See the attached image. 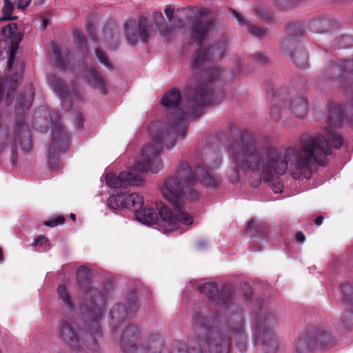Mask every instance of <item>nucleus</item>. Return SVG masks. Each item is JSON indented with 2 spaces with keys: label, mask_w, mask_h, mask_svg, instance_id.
<instances>
[{
  "label": "nucleus",
  "mask_w": 353,
  "mask_h": 353,
  "mask_svg": "<svg viewBox=\"0 0 353 353\" xmlns=\"http://www.w3.org/2000/svg\"><path fill=\"white\" fill-rule=\"evenodd\" d=\"M230 152L234 168L228 173L230 181L236 183L239 179V170L252 172H263V181L273 182L274 174H284L290 165L293 179H310L309 168L312 155L310 148L313 139H303L301 155L293 147L280 149L271 145L257 147L254 136L248 130L241 131L236 125H230Z\"/></svg>",
  "instance_id": "1"
},
{
  "label": "nucleus",
  "mask_w": 353,
  "mask_h": 353,
  "mask_svg": "<svg viewBox=\"0 0 353 353\" xmlns=\"http://www.w3.org/2000/svg\"><path fill=\"white\" fill-rule=\"evenodd\" d=\"M210 88L197 81L190 83L185 92L187 101L185 110L179 108L181 92L176 88H172L165 92L161 100V104L166 109V117L169 121L165 125L160 121H154L148 125V131L152 137V143L145 145L141 152V158L134 165L135 170L143 172H158L163 163L159 154L163 146L168 150L172 149L176 143V136L183 139L188 128L187 117H199L205 107L221 103L224 97L223 92H216V95L209 94Z\"/></svg>",
  "instance_id": "2"
},
{
  "label": "nucleus",
  "mask_w": 353,
  "mask_h": 353,
  "mask_svg": "<svg viewBox=\"0 0 353 353\" xmlns=\"http://www.w3.org/2000/svg\"><path fill=\"white\" fill-rule=\"evenodd\" d=\"M203 158L194 169L187 162H181L174 175L168 176L161 188V193L165 199L174 207L171 210L169 207L162 205L159 208V216L164 225L169 227V230H174L176 223L192 225L193 218L188 214L183 207V200L195 201L198 199V192L192 188L199 181L208 188L215 189L221 183V178L213 176L209 170L217 168L222 159L219 152L209 149L203 150Z\"/></svg>",
  "instance_id": "3"
},
{
  "label": "nucleus",
  "mask_w": 353,
  "mask_h": 353,
  "mask_svg": "<svg viewBox=\"0 0 353 353\" xmlns=\"http://www.w3.org/2000/svg\"><path fill=\"white\" fill-rule=\"evenodd\" d=\"M194 334L190 344L179 341L174 344L172 352L164 343L168 353H228L230 337L225 327L214 326L212 317L207 310L196 312L192 316Z\"/></svg>",
  "instance_id": "4"
},
{
  "label": "nucleus",
  "mask_w": 353,
  "mask_h": 353,
  "mask_svg": "<svg viewBox=\"0 0 353 353\" xmlns=\"http://www.w3.org/2000/svg\"><path fill=\"white\" fill-rule=\"evenodd\" d=\"M352 117L353 119V101L351 103L345 105L330 104V112L327 118L328 127L325 130L324 134H319L316 136L303 135L301 137L299 147L292 146L301 155L302 150L301 142L303 139L310 138L313 139L312 146L310 148L312 159L309 164L310 178L312 175V166L317 163L325 166L327 163V158L331 155L330 147L335 148H341L343 144L342 137L332 128L341 124L345 118Z\"/></svg>",
  "instance_id": "5"
},
{
  "label": "nucleus",
  "mask_w": 353,
  "mask_h": 353,
  "mask_svg": "<svg viewBox=\"0 0 353 353\" xmlns=\"http://www.w3.org/2000/svg\"><path fill=\"white\" fill-rule=\"evenodd\" d=\"M87 328L81 327L80 322L61 319L59 321L56 332L62 342L68 345L75 352H81L84 345L92 351L99 350L97 338L101 336L99 320L101 318H88L83 313Z\"/></svg>",
  "instance_id": "6"
},
{
  "label": "nucleus",
  "mask_w": 353,
  "mask_h": 353,
  "mask_svg": "<svg viewBox=\"0 0 353 353\" xmlns=\"http://www.w3.org/2000/svg\"><path fill=\"white\" fill-rule=\"evenodd\" d=\"M228 46V41L225 36H222L208 48L199 47L193 54L192 59V69L196 70L199 74H194L190 83L203 82V85H208L209 94L216 95V92H223L221 90L212 88V83L218 80L225 72L218 67H208V63L214 59H221L223 57Z\"/></svg>",
  "instance_id": "7"
},
{
  "label": "nucleus",
  "mask_w": 353,
  "mask_h": 353,
  "mask_svg": "<svg viewBox=\"0 0 353 353\" xmlns=\"http://www.w3.org/2000/svg\"><path fill=\"white\" fill-rule=\"evenodd\" d=\"M256 308L253 311L254 341L261 346L265 353H275L278 350V341L273 331L277 323L274 314L263 305V300H256Z\"/></svg>",
  "instance_id": "8"
},
{
  "label": "nucleus",
  "mask_w": 353,
  "mask_h": 353,
  "mask_svg": "<svg viewBox=\"0 0 353 353\" xmlns=\"http://www.w3.org/2000/svg\"><path fill=\"white\" fill-rule=\"evenodd\" d=\"M90 270L80 266L77 271V282L79 290L83 292L81 310L88 318H102L105 308L104 295L97 288L90 287Z\"/></svg>",
  "instance_id": "9"
},
{
  "label": "nucleus",
  "mask_w": 353,
  "mask_h": 353,
  "mask_svg": "<svg viewBox=\"0 0 353 353\" xmlns=\"http://www.w3.org/2000/svg\"><path fill=\"white\" fill-rule=\"evenodd\" d=\"M140 337L139 327L128 324L119 338L120 348L123 353H168L161 336L159 334L151 335L144 345H137Z\"/></svg>",
  "instance_id": "10"
},
{
  "label": "nucleus",
  "mask_w": 353,
  "mask_h": 353,
  "mask_svg": "<svg viewBox=\"0 0 353 353\" xmlns=\"http://www.w3.org/2000/svg\"><path fill=\"white\" fill-rule=\"evenodd\" d=\"M69 144L70 137L64 127L60 123H54L47 155V165L50 170L56 172L61 168L59 153H65L69 149Z\"/></svg>",
  "instance_id": "11"
},
{
  "label": "nucleus",
  "mask_w": 353,
  "mask_h": 353,
  "mask_svg": "<svg viewBox=\"0 0 353 353\" xmlns=\"http://www.w3.org/2000/svg\"><path fill=\"white\" fill-rule=\"evenodd\" d=\"M353 74V59L332 61L323 70L321 74L315 78V81L320 85H323L328 83L339 82L345 88H347L349 79L345 75Z\"/></svg>",
  "instance_id": "12"
},
{
  "label": "nucleus",
  "mask_w": 353,
  "mask_h": 353,
  "mask_svg": "<svg viewBox=\"0 0 353 353\" xmlns=\"http://www.w3.org/2000/svg\"><path fill=\"white\" fill-rule=\"evenodd\" d=\"M212 323L214 326L219 327H225L230 337V341H232L231 334H232L234 339L237 340L236 345L241 352H243L246 350L247 336L245 334V321L243 316V312L241 308H239V311L237 312L232 314L228 318L226 325L220 323L216 324L213 319ZM231 348L232 345H230V350H231ZM230 352V351H229L228 353Z\"/></svg>",
  "instance_id": "13"
},
{
  "label": "nucleus",
  "mask_w": 353,
  "mask_h": 353,
  "mask_svg": "<svg viewBox=\"0 0 353 353\" xmlns=\"http://www.w3.org/2000/svg\"><path fill=\"white\" fill-rule=\"evenodd\" d=\"M139 308L137 293L131 292L128 294L125 304L117 303L110 310L111 325L114 328L117 327L123 323L127 317L133 316Z\"/></svg>",
  "instance_id": "14"
},
{
  "label": "nucleus",
  "mask_w": 353,
  "mask_h": 353,
  "mask_svg": "<svg viewBox=\"0 0 353 353\" xmlns=\"http://www.w3.org/2000/svg\"><path fill=\"white\" fill-rule=\"evenodd\" d=\"M198 290L205 295L210 301L219 305H228L234 294V288L230 285H223L220 290L214 283H205L199 285Z\"/></svg>",
  "instance_id": "15"
},
{
  "label": "nucleus",
  "mask_w": 353,
  "mask_h": 353,
  "mask_svg": "<svg viewBox=\"0 0 353 353\" xmlns=\"http://www.w3.org/2000/svg\"><path fill=\"white\" fill-rule=\"evenodd\" d=\"M77 78H84L89 86L98 89L103 94L107 93L108 86L106 80L92 66H88L84 62L79 63L78 68L72 70Z\"/></svg>",
  "instance_id": "16"
},
{
  "label": "nucleus",
  "mask_w": 353,
  "mask_h": 353,
  "mask_svg": "<svg viewBox=\"0 0 353 353\" xmlns=\"http://www.w3.org/2000/svg\"><path fill=\"white\" fill-rule=\"evenodd\" d=\"M106 184L115 190L123 189L126 191L129 185L140 186L143 182L142 176L132 172H122L119 175L107 173L105 176Z\"/></svg>",
  "instance_id": "17"
},
{
  "label": "nucleus",
  "mask_w": 353,
  "mask_h": 353,
  "mask_svg": "<svg viewBox=\"0 0 353 353\" xmlns=\"http://www.w3.org/2000/svg\"><path fill=\"white\" fill-rule=\"evenodd\" d=\"M125 29L126 38L128 42L134 45L137 43L140 39L143 42L148 41V25L146 18L141 17L139 19L138 24L133 19L128 20L125 23Z\"/></svg>",
  "instance_id": "18"
},
{
  "label": "nucleus",
  "mask_w": 353,
  "mask_h": 353,
  "mask_svg": "<svg viewBox=\"0 0 353 353\" xmlns=\"http://www.w3.org/2000/svg\"><path fill=\"white\" fill-rule=\"evenodd\" d=\"M15 133L22 152L25 154L30 153L32 151V139L28 127L23 119L16 121Z\"/></svg>",
  "instance_id": "19"
},
{
  "label": "nucleus",
  "mask_w": 353,
  "mask_h": 353,
  "mask_svg": "<svg viewBox=\"0 0 353 353\" xmlns=\"http://www.w3.org/2000/svg\"><path fill=\"white\" fill-rule=\"evenodd\" d=\"M289 108L296 117H305L308 110V101L305 94L297 93L292 96L290 100Z\"/></svg>",
  "instance_id": "20"
},
{
  "label": "nucleus",
  "mask_w": 353,
  "mask_h": 353,
  "mask_svg": "<svg viewBox=\"0 0 353 353\" xmlns=\"http://www.w3.org/2000/svg\"><path fill=\"white\" fill-rule=\"evenodd\" d=\"M213 23L211 20H195L192 25L191 37L199 45H201L206 34L212 28Z\"/></svg>",
  "instance_id": "21"
},
{
  "label": "nucleus",
  "mask_w": 353,
  "mask_h": 353,
  "mask_svg": "<svg viewBox=\"0 0 353 353\" xmlns=\"http://www.w3.org/2000/svg\"><path fill=\"white\" fill-rule=\"evenodd\" d=\"M317 347V341L314 340L312 332H309L296 340L295 353H310Z\"/></svg>",
  "instance_id": "22"
},
{
  "label": "nucleus",
  "mask_w": 353,
  "mask_h": 353,
  "mask_svg": "<svg viewBox=\"0 0 353 353\" xmlns=\"http://www.w3.org/2000/svg\"><path fill=\"white\" fill-rule=\"evenodd\" d=\"M272 97L270 101V117L273 122H278L282 117V113L285 109V106L283 99L280 96H277L276 93L274 92L273 88H271Z\"/></svg>",
  "instance_id": "23"
},
{
  "label": "nucleus",
  "mask_w": 353,
  "mask_h": 353,
  "mask_svg": "<svg viewBox=\"0 0 353 353\" xmlns=\"http://www.w3.org/2000/svg\"><path fill=\"white\" fill-rule=\"evenodd\" d=\"M48 81L54 92L59 95L61 101H65L69 98L70 91L65 81L53 74L49 75Z\"/></svg>",
  "instance_id": "24"
},
{
  "label": "nucleus",
  "mask_w": 353,
  "mask_h": 353,
  "mask_svg": "<svg viewBox=\"0 0 353 353\" xmlns=\"http://www.w3.org/2000/svg\"><path fill=\"white\" fill-rule=\"evenodd\" d=\"M159 208L160 206H157V209L147 207L141 208L136 212L137 219L139 222L148 225L157 223L159 215V213L157 214V210L159 211Z\"/></svg>",
  "instance_id": "25"
},
{
  "label": "nucleus",
  "mask_w": 353,
  "mask_h": 353,
  "mask_svg": "<svg viewBox=\"0 0 353 353\" xmlns=\"http://www.w3.org/2000/svg\"><path fill=\"white\" fill-rule=\"evenodd\" d=\"M18 80L15 77H12L10 81H0V101L6 98V102L8 104L11 98L17 90Z\"/></svg>",
  "instance_id": "26"
},
{
  "label": "nucleus",
  "mask_w": 353,
  "mask_h": 353,
  "mask_svg": "<svg viewBox=\"0 0 353 353\" xmlns=\"http://www.w3.org/2000/svg\"><path fill=\"white\" fill-rule=\"evenodd\" d=\"M334 21L328 17L312 20L308 24L309 30L314 33L321 34L329 31L333 27Z\"/></svg>",
  "instance_id": "27"
},
{
  "label": "nucleus",
  "mask_w": 353,
  "mask_h": 353,
  "mask_svg": "<svg viewBox=\"0 0 353 353\" xmlns=\"http://www.w3.org/2000/svg\"><path fill=\"white\" fill-rule=\"evenodd\" d=\"M124 192L125 202L123 203V208L130 209L134 210L136 212L139 210H141L144 203L143 196L136 192L126 195V193L128 192V189L126 191L124 190Z\"/></svg>",
  "instance_id": "28"
},
{
  "label": "nucleus",
  "mask_w": 353,
  "mask_h": 353,
  "mask_svg": "<svg viewBox=\"0 0 353 353\" xmlns=\"http://www.w3.org/2000/svg\"><path fill=\"white\" fill-rule=\"evenodd\" d=\"M234 16L236 18L241 25H244L247 27V31L251 34L258 37L263 38L264 37L268 32V30L265 28L259 27L248 23L245 21L242 16L238 13L237 12L233 10L232 11Z\"/></svg>",
  "instance_id": "29"
},
{
  "label": "nucleus",
  "mask_w": 353,
  "mask_h": 353,
  "mask_svg": "<svg viewBox=\"0 0 353 353\" xmlns=\"http://www.w3.org/2000/svg\"><path fill=\"white\" fill-rule=\"evenodd\" d=\"M153 19L161 34L167 38H170L173 32L174 28L165 23L162 13L160 12H153Z\"/></svg>",
  "instance_id": "30"
},
{
  "label": "nucleus",
  "mask_w": 353,
  "mask_h": 353,
  "mask_svg": "<svg viewBox=\"0 0 353 353\" xmlns=\"http://www.w3.org/2000/svg\"><path fill=\"white\" fill-rule=\"evenodd\" d=\"M314 340L318 343V347H331L332 337L330 334L323 329H318L312 332Z\"/></svg>",
  "instance_id": "31"
},
{
  "label": "nucleus",
  "mask_w": 353,
  "mask_h": 353,
  "mask_svg": "<svg viewBox=\"0 0 353 353\" xmlns=\"http://www.w3.org/2000/svg\"><path fill=\"white\" fill-rule=\"evenodd\" d=\"M294 64L301 70H305L308 65V54L305 50H296L290 55Z\"/></svg>",
  "instance_id": "32"
},
{
  "label": "nucleus",
  "mask_w": 353,
  "mask_h": 353,
  "mask_svg": "<svg viewBox=\"0 0 353 353\" xmlns=\"http://www.w3.org/2000/svg\"><path fill=\"white\" fill-rule=\"evenodd\" d=\"M57 292L59 298L62 301L65 307L70 310L74 309V303L66 285L61 284L57 289Z\"/></svg>",
  "instance_id": "33"
},
{
  "label": "nucleus",
  "mask_w": 353,
  "mask_h": 353,
  "mask_svg": "<svg viewBox=\"0 0 353 353\" xmlns=\"http://www.w3.org/2000/svg\"><path fill=\"white\" fill-rule=\"evenodd\" d=\"M125 202V192L121 190L117 191L116 194H113L108 198V205L110 208L114 210L123 209V203Z\"/></svg>",
  "instance_id": "34"
},
{
  "label": "nucleus",
  "mask_w": 353,
  "mask_h": 353,
  "mask_svg": "<svg viewBox=\"0 0 353 353\" xmlns=\"http://www.w3.org/2000/svg\"><path fill=\"white\" fill-rule=\"evenodd\" d=\"M255 12L262 21L268 24H273L278 22V19L276 16L272 12H270L265 8L257 7L255 9Z\"/></svg>",
  "instance_id": "35"
},
{
  "label": "nucleus",
  "mask_w": 353,
  "mask_h": 353,
  "mask_svg": "<svg viewBox=\"0 0 353 353\" xmlns=\"http://www.w3.org/2000/svg\"><path fill=\"white\" fill-rule=\"evenodd\" d=\"M304 32L303 26L299 22L290 23L286 27V34L294 38L301 37Z\"/></svg>",
  "instance_id": "36"
},
{
  "label": "nucleus",
  "mask_w": 353,
  "mask_h": 353,
  "mask_svg": "<svg viewBox=\"0 0 353 353\" xmlns=\"http://www.w3.org/2000/svg\"><path fill=\"white\" fill-rule=\"evenodd\" d=\"M50 46L54 56L57 67L60 69H66L68 68V65L64 61L57 45L54 42H52Z\"/></svg>",
  "instance_id": "37"
},
{
  "label": "nucleus",
  "mask_w": 353,
  "mask_h": 353,
  "mask_svg": "<svg viewBox=\"0 0 353 353\" xmlns=\"http://www.w3.org/2000/svg\"><path fill=\"white\" fill-rule=\"evenodd\" d=\"M343 292V301L345 304L353 305V287L350 283H344L341 286Z\"/></svg>",
  "instance_id": "38"
},
{
  "label": "nucleus",
  "mask_w": 353,
  "mask_h": 353,
  "mask_svg": "<svg viewBox=\"0 0 353 353\" xmlns=\"http://www.w3.org/2000/svg\"><path fill=\"white\" fill-rule=\"evenodd\" d=\"M294 37L286 35L280 41L281 48L286 53H290L291 50L295 46Z\"/></svg>",
  "instance_id": "39"
},
{
  "label": "nucleus",
  "mask_w": 353,
  "mask_h": 353,
  "mask_svg": "<svg viewBox=\"0 0 353 353\" xmlns=\"http://www.w3.org/2000/svg\"><path fill=\"white\" fill-rule=\"evenodd\" d=\"M73 38L76 43L77 48L79 50L87 49L86 41L85 39L84 34L79 30H74L73 31Z\"/></svg>",
  "instance_id": "40"
},
{
  "label": "nucleus",
  "mask_w": 353,
  "mask_h": 353,
  "mask_svg": "<svg viewBox=\"0 0 353 353\" xmlns=\"http://www.w3.org/2000/svg\"><path fill=\"white\" fill-rule=\"evenodd\" d=\"M279 8L283 11H288L296 6L299 0H275Z\"/></svg>",
  "instance_id": "41"
},
{
  "label": "nucleus",
  "mask_w": 353,
  "mask_h": 353,
  "mask_svg": "<svg viewBox=\"0 0 353 353\" xmlns=\"http://www.w3.org/2000/svg\"><path fill=\"white\" fill-rule=\"evenodd\" d=\"M14 10V4L10 0H4V6L3 7V20H10L12 19V13Z\"/></svg>",
  "instance_id": "42"
},
{
  "label": "nucleus",
  "mask_w": 353,
  "mask_h": 353,
  "mask_svg": "<svg viewBox=\"0 0 353 353\" xmlns=\"http://www.w3.org/2000/svg\"><path fill=\"white\" fill-rule=\"evenodd\" d=\"M95 54L101 64H103L108 70L112 69V63L107 58L103 51L99 48H97L95 50Z\"/></svg>",
  "instance_id": "43"
},
{
  "label": "nucleus",
  "mask_w": 353,
  "mask_h": 353,
  "mask_svg": "<svg viewBox=\"0 0 353 353\" xmlns=\"http://www.w3.org/2000/svg\"><path fill=\"white\" fill-rule=\"evenodd\" d=\"M103 41L105 45L109 49H116L119 45L118 38L115 36H108L106 33H104Z\"/></svg>",
  "instance_id": "44"
},
{
  "label": "nucleus",
  "mask_w": 353,
  "mask_h": 353,
  "mask_svg": "<svg viewBox=\"0 0 353 353\" xmlns=\"http://www.w3.org/2000/svg\"><path fill=\"white\" fill-rule=\"evenodd\" d=\"M17 31V27L15 23H10L2 28V34L6 37H12Z\"/></svg>",
  "instance_id": "45"
},
{
  "label": "nucleus",
  "mask_w": 353,
  "mask_h": 353,
  "mask_svg": "<svg viewBox=\"0 0 353 353\" xmlns=\"http://www.w3.org/2000/svg\"><path fill=\"white\" fill-rule=\"evenodd\" d=\"M65 222V218L64 216H58L57 217H54L52 219L48 221H46L44 223V225L48 226V227H50V228H54V227H56L59 225H62Z\"/></svg>",
  "instance_id": "46"
},
{
  "label": "nucleus",
  "mask_w": 353,
  "mask_h": 353,
  "mask_svg": "<svg viewBox=\"0 0 353 353\" xmlns=\"http://www.w3.org/2000/svg\"><path fill=\"white\" fill-rule=\"evenodd\" d=\"M10 159L12 165H14L18 159L17 147L15 142H14L11 145V154Z\"/></svg>",
  "instance_id": "47"
},
{
  "label": "nucleus",
  "mask_w": 353,
  "mask_h": 353,
  "mask_svg": "<svg viewBox=\"0 0 353 353\" xmlns=\"http://www.w3.org/2000/svg\"><path fill=\"white\" fill-rule=\"evenodd\" d=\"M85 29H86V31H87L88 34L90 37V38L93 41H96L97 40V36H96V34H95V32H94V27L93 23L91 21H90L88 20L87 21V23H86V25H85Z\"/></svg>",
  "instance_id": "48"
},
{
  "label": "nucleus",
  "mask_w": 353,
  "mask_h": 353,
  "mask_svg": "<svg viewBox=\"0 0 353 353\" xmlns=\"http://www.w3.org/2000/svg\"><path fill=\"white\" fill-rule=\"evenodd\" d=\"M253 57L255 61H256L259 63L265 64L268 61V57L261 52H256L253 55Z\"/></svg>",
  "instance_id": "49"
},
{
  "label": "nucleus",
  "mask_w": 353,
  "mask_h": 353,
  "mask_svg": "<svg viewBox=\"0 0 353 353\" xmlns=\"http://www.w3.org/2000/svg\"><path fill=\"white\" fill-rule=\"evenodd\" d=\"M165 14L170 21L174 19V8L172 6H168L165 8Z\"/></svg>",
  "instance_id": "50"
},
{
  "label": "nucleus",
  "mask_w": 353,
  "mask_h": 353,
  "mask_svg": "<svg viewBox=\"0 0 353 353\" xmlns=\"http://www.w3.org/2000/svg\"><path fill=\"white\" fill-rule=\"evenodd\" d=\"M283 185L280 181L276 180L275 183L272 185V190L276 192H281L283 191Z\"/></svg>",
  "instance_id": "51"
},
{
  "label": "nucleus",
  "mask_w": 353,
  "mask_h": 353,
  "mask_svg": "<svg viewBox=\"0 0 353 353\" xmlns=\"http://www.w3.org/2000/svg\"><path fill=\"white\" fill-rule=\"evenodd\" d=\"M74 123L78 128H80L82 127L83 123V116L81 113H78L76 114L75 119H74Z\"/></svg>",
  "instance_id": "52"
},
{
  "label": "nucleus",
  "mask_w": 353,
  "mask_h": 353,
  "mask_svg": "<svg viewBox=\"0 0 353 353\" xmlns=\"http://www.w3.org/2000/svg\"><path fill=\"white\" fill-rule=\"evenodd\" d=\"M47 239L45 236H39L34 239V243L36 245H41L46 243Z\"/></svg>",
  "instance_id": "53"
},
{
  "label": "nucleus",
  "mask_w": 353,
  "mask_h": 353,
  "mask_svg": "<svg viewBox=\"0 0 353 353\" xmlns=\"http://www.w3.org/2000/svg\"><path fill=\"white\" fill-rule=\"evenodd\" d=\"M30 2L31 0H19L18 8L24 10L30 5Z\"/></svg>",
  "instance_id": "54"
},
{
  "label": "nucleus",
  "mask_w": 353,
  "mask_h": 353,
  "mask_svg": "<svg viewBox=\"0 0 353 353\" xmlns=\"http://www.w3.org/2000/svg\"><path fill=\"white\" fill-rule=\"evenodd\" d=\"M296 239L298 242L303 243L305 240V236L302 232L299 231L296 234Z\"/></svg>",
  "instance_id": "55"
},
{
  "label": "nucleus",
  "mask_w": 353,
  "mask_h": 353,
  "mask_svg": "<svg viewBox=\"0 0 353 353\" xmlns=\"http://www.w3.org/2000/svg\"><path fill=\"white\" fill-rule=\"evenodd\" d=\"M14 60V54L12 52L10 55L8 61V68L9 70H10L12 67V64Z\"/></svg>",
  "instance_id": "56"
},
{
  "label": "nucleus",
  "mask_w": 353,
  "mask_h": 353,
  "mask_svg": "<svg viewBox=\"0 0 353 353\" xmlns=\"http://www.w3.org/2000/svg\"><path fill=\"white\" fill-rule=\"evenodd\" d=\"M260 227L263 228V232L261 233V234H260V235H261L262 237H265V236H267V232H266V226H265V225H257V227H256V231L257 232H260V231H259V228H260Z\"/></svg>",
  "instance_id": "57"
},
{
  "label": "nucleus",
  "mask_w": 353,
  "mask_h": 353,
  "mask_svg": "<svg viewBox=\"0 0 353 353\" xmlns=\"http://www.w3.org/2000/svg\"><path fill=\"white\" fill-rule=\"evenodd\" d=\"M323 219H324L323 216H319L316 218L314 223L316 225H320L322 224Z\"/></svg>",
  "instance_id": "58"
},
{
  "label": "nucleus",
  "mask_w": 353,
  "mask_h": 353,
  "mask_svg": "<svg viewBox=\"0 0 353 353\" xmlns=\"http://www.w3.org/2000/svg\"><path fill=\"white\" fill-rule=\"evenodd\" d=\"M254 227H255V221L254 220H250L248 224V229L252 232Z\"/></svg>",
  "instance_id": "59"
},
{
  "label": "nucleus",
  "mask_w": 353,
  "mask_h": 353,
  "mask_svg": "<svg viewBox=\"0 0 353 353\" xmlns=\"http://www.w3.org/2000/svg\"><path fill=\"white\" fill-rule=\"evenodd\" d=\"M21 105L26 109H28L31 106V102L30 101H26L24 103H21Z\"/></svg>",
  "instance_id": "60"
},
{
  "label": "nucleus",
  "mask_w": 353,
  "mask_h": 353,
  "mask_svg": "<svg viewBox=\"0 0 353 353\" xmlns=\"http://www.w3.org/2000/svg\"><path fill=\"white\" fill-rule=\"evenodd\" d=\"M3 261V253L2 248L0 247V263H1Z\"/></svg>",
  "instance_id": "61"
},
{
  "label": "nucleus",
  "mask_w": 353,
  "mask_h": 353,
  "mask_svg": "<svg viewBox=\"0 0 353 353\" xmlns=\"http://www.w3.org/2000/svg\"><path fill=\"white\" fill-rule=\"evenodd\" d=\"M70 218L74 221L76 220V215L73 213H71L70 214Z\"/></svg>",
  "instance_id": "62"
},
{
  "label": "nucleus",
  "mask_w": 353,
  "mask_h": 353,
  "mask_svg": "<svg viewBox=\"0 0 353 353\" xmlns=\"http://www.w3.org/2000/svg\"><path fill=\"white\" fill-rule=\"evenodd\" d=\"M350 39V38L349 37H347V36H343V37H342V40H343V41H347V40H349Z\"/></svg>",
  "instance_id": "63"
},
{
  "label": "nucleus",
  "mask_w": 353,
  "mask_h": 353,
  "mask_svg": "<svg viewBox=\"0 0 353 353\" xmlns=\"http://www.w3.org/2000/svg\"><path fill=\"white\" fill-rule=\"evenodd\" d=\"M57 353H68V352L65 350H59Z\"/></svg>",
  "instance_id": "64"
}]
</instances>
